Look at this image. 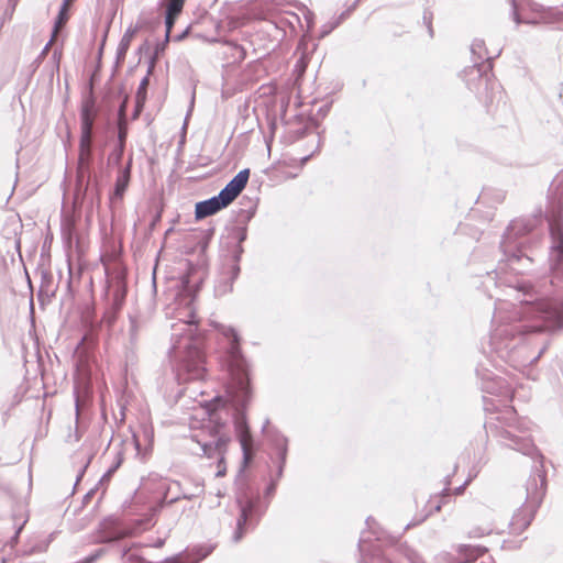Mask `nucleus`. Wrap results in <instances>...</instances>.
I'll list each match as a JSON object with an SVG mask.
<instances>
[{
    "label": "nucleus",
    "instance_id": "40",
    "mask_svg": "<svg viewBox=\"0 0 563 563\" xmlns=\"http://www.w3.org/2000/svg\"><path fill=\"white\" fill-rule=\"evenodd\" d=\"M496 277H498V273H495L494 276L492 274H488V278L492 280H494Z\"/></svg>",
    "mask_w": 563,
    "mask_h": 563
},
{
    "label": "nucleus",
    "instance_id": "17",
    "mask_svg": "<svg viewBox=\"0 0 563 563\" xmlns=\"http://www.w3.org/2000/svg\"><path fill=\"white\" fill-rule=\"evenodd\" d=\"M159 489L164 490L162 501L165 504H174L179 499H190L192 495L181 489L180 483L176 481H163Z\"/></svg>",
    "mask_w": 563,
    "mask_h": 563
},
{
    "label": "nucleus",
    "instance_id": "3",
    "mask_svg": "<svg viewBox=\"0 0 563 563\" xmlns=\"http://www.w3.org/2000/svg\"><path fill=\"white\" fill-rule=\"evenodd\" d=\"M173 343L169 357L175 363L179 382L202 380L207 375L201 338L195 335L194 320L180 321L173 325Z\"/></svg>",
    "mask_w": 563,
    "mask_h": 563
},
{
    "label": "nucleus",
    "instance_id": "2",
    "mask_svg": "<svg viewBox=\"0 0 563 563\" xmlns=\"http://www.w3.org/2000/svg\"><path fill=\"white\" fill-rule=\"evenodd\" d=\"M227 340L224 363L230 375L227 393L235 407L234 427L243 453V465L246 466L253 457V439L247 426L245 408L251 399L247 363L240 349V336L229 325L218 327Z\"/></svg>",
    "mask_w": 563,
    "mask_h": 563
},
{
    "label": "nucleus",
    "instance_id": "30",
    "mask_svg": "<svg viewBox=\"0 0 563 563\" xmlns=\"http://www.w3.org/2000/svg\"><path fill=\"white\" fill-rule=\"evenodd\" d=\"M124 148H125V144L118 143V145L115 146V148L112 153L115 164L120 163V161L123 156V153H124Z\"/></svg>",
    "mask_w": 563,
    "mask_h": 563
},
{
    "label": "nucleus",
    "instance_id": "27",
    "mask_svg": "<svg viewBox=\"0 0 563 563\" xmlns=\"http://www.w3.org/2000/svg\"><path fill=\"white\" fill-rule=\"evenodd\" d=\"M126 136H128L126 119H121L118 121V143L125 144Z\"/></svg>",
    "mask_w": 563,
    "mask_h": 563
},
{
    "label": "nucleus",
    "instance_id": "16",
    "mask_svg": "<svg viewBox=\"0 0 563 563\" xmlns=\"http://www.w3.org/2000/svg\"><path fill=\"white\" fill-rule=\"evenodd\" d=\"M229 206L225 199H221V195L218 194L207 200L200 201L196 205L195 214L197 219H203L212 216L221 209Z\"/></svg>",
    "mask_w": 563,
    "mask_h": 563
},
{
    "label": "nucleus",
    "instance_id": "32",
    "mask_svg": "<svg viewBox=\"0 0 563 563\" xmlns=\"http://www.w3.org/2000/svg\"><path fill=\"white\" fill-rule=\"evenodd\" d=\"M490 531H492V527L487 526L485 528H481L478 530L472 531L471 534L474 537H482V536L490 533Z\"/></svg>",
    "mask_w": 563,
    "mask_h": 563
},
{
    "label": "nucleus",
    "instance_id": "9",
    "mask_svg": "<svg viewBox=\"0 0 563 563\" xmlns=\"http://www.w3.org/2000/svg\"><path fill=\"white\" fill-rule=\"evenodd\" d=\"M549 225L552 240L549 254L551 283H563V225L559 219H552Z\"/></svg>",
    "mask_w": 563,
    "mask_h": 563
},
{
    "label": "nucleus",
    "instance_id": "6",
    "mask_svg": "<svg viewBox=\"0 0 563 563\" xmlns=\"http://www.w3.org/2000/svg\"><path fill=\"white\" fill-rule=\"evenodd\" d=\"M246 235L245 228L235 229L234 243L221 257L220 277L214 287L217 296H224L233 289V283L240 274V261L244 252L242 243Z\"/></svg>",
    "mask_w": 563,
    "mask_h": 563
},
{
    "label": "nucleus",
    "instance_id": "24",
    "mask_svg": "<svg viewBox=\"0 0 563 563\" xmlns=\"http://www.w3.org/2000/svg\"><path fill=\"white\" fill-rule=\"evenodd\" d=\"M551 190L559 203H563V173L558 175L551 185Z\"/></svg>",
    "mask_w": 563,
    "mask_h": 563
},
{
    "label": "nucleus",
    "instance_id": "45",
    "mask_svg": "<svg viewBox=\"0 0 563 563\" xmlns=\"http://www.w3.org/2000/svg\"><path fill=\"white\" fill-rule=\"evenodd\" d=\"M267 424H268V420H266V422L264 423L263 431L266 429Z\"/></svg>",
    "mask_w": 563,
    "mask_h": 563
},
{
    "label": "nucleus",
    "instance_id": "23",
    "mask_svg": "<svg viewBox=\"0 0 563 563\" xmlns=\"http://www.w3.org/2000/svg\"><path fill=\"white\" fill-rule=\"evenodd\" d=\"M183 11V9H179V3H166V12H165V26H166V41L169 40V35L175 22V19L178 16V14Z\"/></svg>",
    "mask_w": 563,
    "mask_h": 563
},
{
    "label": "nucleus",
    "instance_id": "21",
    "mask_svg": "<svg viewBox=\"0 0 563 563\" xmlns=\"http://www.w3.org/2000/svg\"><path fill=\"white\" fill-rule=\"evenodd\" d=\"M274 445L278 451V468H277V477L280 478L283 476L284 467L286 464V457H287V438H285L282 434H277L274 439Z\"/></svg>",
    "mask_w": 563,
    "mask_h": 563
},
{
    "label": "nucleus",
    "instance_id": "34",
    "mask_svg": "<svg viewBox=\"0 0 563 563\" xmlns=\"http://www.w3.org/2000/svg\"><path fill=\"white\" fill-rule=\"evenodd\" d=\"M520 260H521V255H519V254H517V253H512V254L509 256V258H508V261H509L510 263L518 262V261H520Z\"/></svg>",
    "mask_w": 563,
    "mask_h": 563
},
{
    "label": "nucleus",
    "instance_id": "26",
    "mask_svg": "<svg viewBox=\"0 0 563 563\" xmlns=\"http://www.w3.org/2000/svg\"><path fill=\"white\" fill-rule=\"evenodd\" d=\"M123 563H143V558L134 550L128 549L122 554Z\"/></svg>",
    "mask_w": 563,
    "mask_h": 563
},
{
    "label": "nucleus",
    "instance_id": "4",
    "mask_svg": "<svg viewBox=\"0 0 563 563\" xmlns=\"http://www.w3.org/2000/svg\"><path fill=\"white\" fill-rule=\"evenodd\" d=\"M485 428L487 433L497 438L503 445L523 455L542 459L529 434L530 422L519 419L514 408L509 407L495 416H490L485 423Z\"/></svg>",
    "mask_w": 563,
    "mask_h": 563
},
{
    "label": "nucleus",
    "instance_id": "33",
    "mask_svg": "<svg viewBox=\"0 0 563 563\" xmlns=\"http://www.w3.org/2000/svg\"><path fill=\"white\" fill-rule=\"evenodd\" d=\"M115 467L113 468H110L106 474H103V476L100 478L99 481V484H104L106 482H109L110 481V477L112 475V473L114 472Z\"/></svg>",
    "mask_w": 563,
    "mask_h": 563
},
{
    "label": "nucleus",
    "instance_id": "20",
    "mask_svg": "<svg viewBox=\"0 0 563 563\" xmlns=\"http://www.w3.org/2000/svg\"><path fill=\"white\" fill-rule=\"evenodd\" d=\"M485 549L473 545L461 544L456 549V556L454 558V563H470L475 561L484 553Z\"/></svg>",
    "mask_w": 563,
    "mask_h": 563
},
{
    "label": "nucleus",
    "instance_id": "18",
    "mask_svg": "<svg viewBox=\"0 0 563 563\" xmlns=\"http://www.w3.org/2000/svg\"><path fill=\"white\" fill-rule=\"evenodd\" d=\"M532 229L530 221L526 220H514L509 227L507 228L504 240L501 242V246L504 247L505 254L507 253V249L511 247V244L515 242V238L518 235L526 234Z\"/></svg>",
    "mask_w": 563,
    "mask_h": 563
},
{
    "label": "nucleus",
    "instance_id": "28",
    "mask_svg": "<svg viewBox=\"0 0 563 563\" xmlns=\"http://www.w3.org/2000/svg\"><path fill=\"white\" fill-rule=\"evenodd\" d=\"M402 554L406 556V559L409 561V563H423L419 556V554L410 549L409 547H402L401 548Z\"/></svg>",
    "mask_w": 563,
    "mask_h": 563
},
{
    "label": "nucleus",
    "instance_id": "19",
    "mask_svg": "<svg viewBox=\"0 0 563 563\" xmlns=\"http://www.w3.org/2000/svg\"><path fill=\"white\" fill-rule=\"evenodd\" d=\"M131 167H132V158L129 159L128 164L119 172V175L115 179L113 195L111 197L112 200L122 199L131 178Z\"/></svg>",
    "mask_w": 563,
    "mask_h": 563
},
{
    "label": "nucleus",
    "instance_id": "37",
    "mask_svg": "<svg viewBox=\"0 0 563 563\" xmlns=\"http://www.w3.org/2000/svg\"><path fill=\"white\" fill-rule=\"evenodd\" d=\"M234 48L239 52V54H240L239 57L243 58L244 57L243 48L241 46H239V45H234Z\"/></svg>",
    "mask_w": 563,
    "mask_h": 563
},
{
    "label": "nucleus",
    "instance_id": "14",
    "mask_svg": "<svg viewBox=\"0 0 563 563\" xmlns=\"http://www.w3.org/2000/svg\"><path fill=\"white\" fill-rule=\"evenodd\" d=\"M250 177V170L247 168L240 170L219 192L221 199H225L227 203L230 205L245 188Z\"/></svg>",
    "mask_w": 563,
    "mask_h": 563
},
{
    "label": "nucleus",
    "instance_id": "36",
    "mask_svg": "<svg viewBox=\"0 0 563 563\" xmlns=\"http://www.w3.org/2000/svg\"><path fill=\"white\" fill-rule=\"evenodd\" d=\"M166 3H174V2H178L179 3V9H183L184 8V3H185V0H165Z\"/></svg>",
    "mask_w": 563,
    "mask_h": 563
},
{
    "label": "nucleus",
    "instance_id": "25",
    "mask_svg": "<svg viewBox=\"0 0 563 563\" xmlns=\"http://www.w3.org/2000/svg\"><path fill=\"white\" fill-rule=\"evenodd\" d=\"M134 33H135V31L132 30L131 27L125 31L124 35L122 36V38L119 43V47H118L119 55H123V56L125 55V53L129 49V46H130V43L132 41Z\"/></svg>",
    "mask_w": 563,
    "mask_h": 563
},
{
    "label": "nucleus",
    "instance_id": "15",
    "mask_svg": "<svg viewBox=\"0 0 563 563\" xmlns=\"http://www.w3.org/2000/svg\"><path fill=\"white\" fill-rule=\"evenodd\" d=\"M537 507H532L529 504H523L512 516L510 520V532L514 534L521 533L531 523Z\"/></svg>",
    "mask_w": 563,
    "mask_h": 563
},
{
    "label": "nucleus",
    "instance_id": "11",
    "mask_svg": "<svg viewBox=\"0 0 563 563\" xmlns=\"http://www.w3.org/2000/svg\"><path fill=\"white\" fill-rule=\"evenodd\" d=\"M230 441V437L225 434L218 435L212 441L209 442L198 441V444L200 445V449L205 456L218 460V471L216 474L218 477H222L225 475L227 468L224 464V455L227 453Z\"/></svg>",
    "mask_w": 563,
    "mask_h": 563
},
{
    "label": "nucleus",
    "instance_id": "8",
    "mask_svg": "<svg viewBox=\"0 0 563 563\" xmlns=\"http://www.w3.org/2000/svg\"><path fill=\"white\" fill-rule=\"evenodd\" d=\"M474 64L465 68L464 79L470 89L479 91L481 87H487L493 77L492 57L487 55L483 40H474L471 45Z\"/></svg>",
    "mask_w": 563,
    "mask_h": 563
},
{
    "label": "nucleus",
    "instance_id": "7",
    "mask_svg": "<svg viewBox=\"0 0 563 563\" xmlns=\"http://www.w3.org/2000/svg\"><path fill=\"white\" fill-rule=\"evenodd\" d=\"M96 118L95 104L86 101L80 111L81 134L79 141V157L77 178L80 184L88 183L90 177V163L92 158V130Z\"/></svg>",
    "mask_w": 563,
    "mask_h": 563
},
{
    "label": "nucleus",
    "instance_id": "31",
    "mask_svg": "<svg viewBox=\"0 0 563 563\" xmlns=\"http://www.w3.org/2000/svg\"><path fill=\"white\" fill-rule=\"evenodd\" d=\"M423 22L426 23L427 27H428V32L430 34V36L433 35V30H432V14L431 12H424L423 14Z\"/></svg>",
    "mask_w": 563,
    "mask_h": 563
},
{
    "label": "nucleus",
    "instance_id": "35",
    "mask_svg": "<svg viewBox=\"0 0 563 563\" xmlns=\"http://www.w3.org/2000/svg\"><path fill=\"white\" fill-rule=\"evenodd\" d=\"M125 119V103H122L119 110V120Z\"/></svg>",
    "mask_w": 563,
    "mask_h": 563
},
{
    "label": "nucleus",
    "instance_id": "41",
    "mask_svg": "<svg viewBox=\"0 0 563 563\" xmlns=\"http://www.w3.org/2000/svg\"><path fill=\"white\" fill-rule=\"evenodd\" d=\"M464 489V485L456 488V494H461Z\"/></svg>",
    "mask_w": 563,
    "mask_h": 563
},
{
    "label": "nucleus",
    "instance_id": "10",
    "mask_svg": "<svg viewBox=\"0 0 563 563\" xmlns=\"http://www.w3.org/2000/svg\"><path fill=\"white\" fill-rule=\"evenodd\" d=\"M240 516L236 521V528L232 534V541L239 542L246 532V527H254L261 519L263 511L258 509L257 503L252 499L239 501Z\"/></svg>",
    "mask_w": 563,
    "mask_h": 563
},
{
    "label": "nucleus",
    "instance_id": "29",
    "mask_svg": "<svg viewBox=\"0 0 563 563\" xmlns=\"http://www.w3.org/2000/svg\"><path fill=\"white\" fill-rule=\"evenodd\" d=\"M148 82H150V79L148 77H144L140 85H139V88H137V92H136V99H137V102H143L145 100V97H146V89H147V86H148Z\"/></svg>",
    "mask_w": 563,
    "mask_h": 563
},
{
    "label": "nucleus",
    "instance_id": "5",
    "mask_svg": "<svg viewBox=\"0 0 563 563\" xmlns=\"http://www.w3.org/2000/svg\"><path fill=\"white\" fill-rule=\"evenodd\" d=\"M107 288L106 299L108 309L103 314V322L111 327L117 314L124 305L126 296V269L118 261L106 266Z\"/></svg>",
    "mask_w": 563,
    "mask_h": 563
},
{
    "label": "nucleus",
    "instance_id": "44",
    "mask_svg": "<svg viewBox=\"0 0 563 563\" xmlns=\"http://www.w3.org/2000/svg\"><path fill=\"white\" fill-rule=\"evenodd\" d=\"M194 99H195V96H192V98L190 100V108H192V106H194Z\"/></svg>",
    "mask_w": 563,
    "mask_h": 563
},
{
    "label": "nucleus",
    "instance_id": "43",
    "mask_svg": "<svg viewBox=\"0 0 563 563\" xmlns=\"http://www.w3.org/2000/svg\"><path fill=\"white\" fill-rule=\"evenodd\" d=\"M84 471H85V468L81 471V473H80V474H79V476L77 477V482H78V481H80V477L82 476Z\"/></svg>",
    "mask_w": 563,
    "mask_h": 563
},
{
    "label": "nucleus",
    "instance_id": "13",
    "mask_svg": "<svg viewBox=\"0 0 563 563\" xmlns=\"http://www.w3.org/2000/svg\"><path fill=\"white\" fill-rule=\"evenodd\" d=\"M526 490L525 503L538 508L545 492V476L540 470L528 478Z\"/></svg>",
    "mask_w": 563,
    "mask_h": 563
},
{
    "label": "nucleus",
    "instance_id": "39",
    "mask_svg": "<svg viewBox=\"0 0 563 563\" xmlns=\"http://www.w3.org/2000/svg\"><path fill=\"white\" fill-rule=\"evenodd\" d=\"M186 33H187V30H186V31H184L181 34L177 35V36L175 37V40H176V41H180V40H183V38H184V36L186 35Z\"/></svg>",
    "mask_w": 563,
    "mask_h": 563
},
{
    "label": "nucleus",
    "instance_id": "22",
    "mask_svg": "<svg viewBox=\"0 0 563 563\" xmlns=\"http://www.w3.org/2000/svg\"><path fill=\"white\" fill-rule=\"evenodd\" d=\"M71 1L73 0H64L63 1V4H62V7L59 9V13H58V15L56 18V21H55V24H54V30H53L52 38L46 44L44 51L48 49V46L54 41L55 36L58 34V32L62 30V27L66 24V22L68 20V9H69V5H70Z\"/></svg>",
    "mask_w": 563,
    "mask_h": 563
},
{
    "label": "nucleus",
    "instance_id": "1",
    "mask_svg": "<svg viewBox=\"0 0 563 563\" xmlns=\"http://www.w3.org/2000/svg\"><path fill=\"white\" fill-rule=\"evenodd\" d=\"M507 287L517 295H527L528 286L523 283ZM516 299L519 305L497 301L489 344L500 358L519 367L536 363L550 345L549 335L563 329V298Z\"/></svg>",
    "mask_w": 563,
    "mask_h": 563
},
{
    "label": "nucleus",
    "instance_id": "42",
    "mask_svg": "<svg viewBox=\"0 0 563 563\" xmlns=\"http://www.w3.org/2000/svg\"><path fill=\"white\" fill-rule=\"evenodd\" d=\"M371 521H374V520H373V519H371V518H368V519L366 520V523H367V526H368L369 528L372 527V526H371Z\"/></svg>",
    "mask_w": 563,
    "mask_h": 563
},
{
    "label": "nucleus",
    "instance_id": "12",
    "mask_svg": "<svg viewBox=\"0 0 563 563\" xmlns=\"http://www.w3.org/2000/svg\"><path fill=\"white\" fill-rule=\"evenodd\" d=\"M509 3L511 7L512 20L517 25L521 23H538L537 18L532 16L531 13L540 12L542 8L540 4L533 2L532 0H509Z\"/></svg>",
    "mask_w": 563,
    "mask_h": 563
},
{
    "label": "nucleus",
    "instance_id": "38",
    "mask_svg": "<svg viewBox=\"0 0 563 563\" xmlns=\"http://www.w3.org/2000/svg\"><path fill=\"white\" fill-rule=\"evenodd\" d=\"M275 490V483H272L268 487H267V494H271Z\"/></svg>",
    "mask_w": 563,
    "mask_h": 563
}]
</instances>
